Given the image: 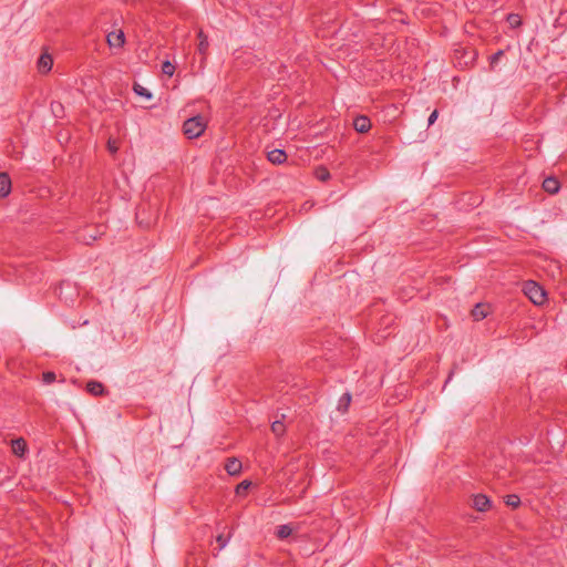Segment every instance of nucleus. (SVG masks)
<instances>
[{"instance_id":"nucleus-1","label":"nucleus","mask_w":567,"mask_h":567,"mask_svg":"<svg viewBox=\"0 0 567 567\" xmlns=\"http://www.w3.org/2000/svg\"><path fill=\"white\" fill-rule=\"evenodd\" d=\"M206 128V123L200 115L186 120L183 124V132L188 138L199 137Z\"/></svg>"},{"instance_id":"nucleus-2","label":"nucleus","mask_w":567,"mask_h":567,"mask_svg":"<svg viewBox=\"0 0 567 567\" xmlns=\"http://www.w3.org/2000/svg\"><path fill=\"white\" fill-rule=\"evenodd\" d=\"M524 293L535 305H543L546 301V291L537 282L529 280L524 284Z\"/></svg>"},{"instance_id":"nucleus-3","label":"nucleus","mask_w":567,"mask_h":567,"mask_svg":"<svg viewBox=\"0 0 567 567\" xmlns=\"http://www.w3.org/2000/svg\"><path fill=\"white\" fill-rule=\"evenodd\" d=\"M472 505L478 512H486L491 507V501L484 494H476L473 496Z\"/></svg>"},{"instance_id":"nucleus-4","label":"nucleus","mask_w":567,"mask_h":567,"mask_svg":"<svg viewBox=\"0 0 567 567\" xmlns=\"http://www.w3.org/2000/svg\"><path fill=\"white\" fill-rule=\"evenodd\" d=\"M353 127L359 133H367L371 128V121L365 115H358L353 120Z\"/></svg>"},{"instance_id":"nucleus-5","label":"nucleus","mask_w":567,"mask_h":567,"mask_svg":"<svg viewBox=\"0 0 567 567\" xmlns=\"http://www.w3.org/2000/svg\"><path fill=\"white\" fill-rule=\"evenodd\" d=\"M267 159L275 165H280L287 161V154L284 150L276 148L267 153Z\"/></svg>"},{"instance_id":"nucleus-6","label":"nucleus","mask_w":567,"mask_h":567,"mask_svg":"<svg viewBox=\"0 0 567 567\" xmlns=\"http://www.w3.org/2000/svg\"><path fill=\"white\" fill-rule=\"evenodd\" d=\"M12 453L19 457H23L28 447L27 442L22 437H18L11 441Z\"/></svg>"},{"instance_id":"nucleus-7","label":"nucleus","mask_w":567,"mask_h":567,"mask_svg":"<svg viewBox=\"0 0 567 567\" xmlns=\"http://www.w3.org/2000/svg\"><path fill=\"white\" fill-rule=\"evenodd\" d=\"M11 192V179L8 173H0V196L7 197Z\"/></svg>"},{"instance_id":"nucleus-8","label":"nucleus","mask_w":567,"mask_h":567,"mask_svg":"<svg viewBox=\"0 0 567 567\" xmlns=\"http://www.w3.org/2000/svg\"><path fill=\"white\" fill-rule=\"evenodd\" d=\"M86 391L94 396H101L104 395L105 388L101 382L91 380L86 383Z\"/></svg>"},{"instance_id":"nucleus-9","label":"nucleus","mask_w":567,"mask_h":567,"mask_svg":"<svg viewBox=\"0 0 567 567\" xmlns=\"http://www.w3.org/2000/svg\"><path fill=\"white\" fill-rule=\"evenodd\" d=\"M543 188L548 194H556L560 188V183L556 177H547L543 182Z\"/></svg>"},{"instance_id":"nucleus-10","label":"nucleus","mask_w":567,"mask_h":567,"mask_svg":"<svg viewBox=\"0 0 567 567\" xmlns=\"http://www.w3.org/2000/svg\"><path fill=\"white\" fill-rule=\"evenodd\" d=\"M107 43L113 48H121L125 42V37L123 31H118V33L111 32L107 34Z\"/></svg>"},{"instance_id":"nucleus-11","label":"nucleus","mask_w":567,"mask_h":567,"mask_svg":"<svg viewBox=\"0 0 567 567\" xmlns=\"http://www.w3.org/2000/svg\"><path fill=\"white\" fill-rule=\"evenodd\" d=\"M197 35H198V39H199V43L197 45V50L203 55L202 61H200V64H203L205 59H206V54H207V51H208L209 43H208L207 37L204 34V32L202 30L198 32Z\"/></svg>"},{"instance_id":"nucleus-12","label":"nucleus","mask_w":567,"mask_h":567,"mask_svg":"<svg viewBox=\"0 0 567 567\" xmlns=\"http://www.w3.org/2000/svg\"><path fill=\"white\" fill-rule=\"evenodd\" d=\"M53 60L50 54H42L38 60V69L42 73H47L52 69Z\"/></svg>"},{"instance_id":"nucleus-13","label":"nucleus","mask_w":567,"mask_h":567,"mask_svg":"<svg viewBox=\"0 0 567 567\" xmlns=\"http://www.w3.org/2000/svg\"><path fill=\"white\" fill-rule=\"evenodd\" d=\"M225 470L229 475H237L241 471V462L235 457L228 458L225 464Z\"/></svg>"},{"instance_id":"nucleus-14","label":"nucleus","mask_w":567,"mask_h":567,"mask_svg":"<svg viewBox=\"0 0 567 567\" xmlns=\"http://www.w3.org/2000/svg\"><path fill=\"white\" fill-rule=\"evenodd\" d=\"M473 318L478 321L487 317V311L484 305L477 303L472 310Z\"/></svg>"},{"instance_id":"nucleus-15","label":"nucleus","mask_w":567,"mask_h":567,"mask_svg":"<svg viewBox=\"0 0 567 567\" xmlns=\"http://www.w3.org/2000/svg\"><path fill=\"white\" fill-rule=\"evenodd\" d=\"M350 402H351V394L349 392L344 393L340 399H339V402H338V410L341 412V413H346L348 411V408L350 405Z\"/></svg>"},{"instance_id":"nucleus-16","label":"nucleus","mask_w":567,"mask_h":567,"mask_svg":"<svg viewBox=\"0 0 567 567\" xmlns=\"http://www.w3.org/2000/svg\"><path fill=\"white\" fill-rule=\"evenodd\" d=\"M292 533V528L289 525H280L277 528L276 535L279 539L289 537Z\"/></svg>"},{"instance_id":"nucleus-17","label":"nucleus","mask_w":567,"mask_h":567,"mask_svg":"<svg viewBox=\"0 0 567 567\" xmlns=\"http://www.w3.org/2000/svg\"><path fill=\"white\" fill-rule=\"evenodd\" d=\"M315 175L321 182H327L330 178V172L324 166L317 167Z\"/></svg>"},{"instance_id":"nucleus-18","label":"nucleus","mask_w":567,"mask_h":567,"mask_svg":"<svg viewBox=\"0 0 567 567\" xmlns=\"http://www.w3.org/2000/svg\"><path fill=\"white\" fill-rule=\"evenodd\" d=\"M133 90L140 96H143L147 100L152 99V93L141 84L135 83Z\"/></svg>"},{"instance_id":"nucleus-19","label":"nucleus","mask_w":567,"mask_h":567,"mask_svg":"<svg viewBox=\"0 0 567 567\" xmlns=\"http://www.w3.org/2000/svg\"><path fill=\"white\" fill-rule=\"evenodd\" d=\"M506 505L516 508L520 505V498L516 494H509L505 497Z\"/></svg>"},{"instance_id":"nucleus-20","label":"nucleus","mask_w":567,"mask_h":567,"mask_svg":"<svg viewBox=\"0 0 567 567\" xmlns=\"http://www.w3.org/2000/svg\"><path fill=\"white\" fill-rule=\"evenodd\" d=\"M507 22L509 23L511 28L515 29L522 24V19L517 13H509L507 16Z\"/></svg>"},{"instance_id":"nucleus-21","label":"nucleus","mask_w":567,"mask_h":567,"mask_svg":"<svg viewBox=\"0 0 567 567\" xmlns=\"http://www.w3.org/2000/svg\"><path fill=\"white\" fill-rule=\"evenodd\" d=\"M162 72L167 76H172L175 72V65L169 61H164L162 64Z\"/></svg>"},{"instance_id":"nucleus-22","label":"nucleus","mask_w":567,"mask_h":567,"mask_svg":"<svg viewBox=\"0 0 567 567\" xmlns=\"http://www.w3.org/2000/svg\"><path fill=\"white\" fill-rule=\"evenodd\" d=\"M271 431L276 434V435H282L284 432H285V425L281 421H275L272 424H271Z\"/></svg>"},{"instance_id":"nucleus-23","label":"nucleus","mask_w":567,"mask_h":567,"mask_svg":"<svg viewBox=\"0 0 567 567\" xmlns=\"http://www.w3.org/2000/svg\"><path fill=\"white\" fill-rule=\"evenodd\" d=\"M230 537H231V535H230V534H229L228 536H224L223 534H219V535L216 537V540H217V543H218V545H219L218 550H221V549H224V548L227 546V544H228V542H229Z\"/></svg>"},{"instance_id":"nucleus-24","label":"nucleus","mask_w":567,"mask_h":567,"mask_svg":"<svg viewBox=\"0 0 567 567\" xmlns=\"http://www.w3.org/2000/svg\"><path fill=\"white\" fill-rule=\"evenodd\" d=\"M56 379V375L54 372L52 371H47L42 374V381L45 383V384H51L55 381Z\"/></svg>"},{"instance_id":"nucleus-25","label":"nucleus","mask_w":567,"mask_h":567,"mask_svg":"<svg viewBox=\"0 0 567 567\" xmlns=\"http://www.w3.org/2000/svg\"><path fill=\"white\" fill-rule=\"evenodd\" d=\"M251 483L247 480L243 481L241 483H239L236 487V493L238 495L240 494H244L249 487H250Z\"/></svg>"},{"instance_id":"nucleus-26","label":"nucleus","mask_w":567,"mask_h":567,"mask_svg":"<svg viewBox=\"0 0 567 567\" xmlns=\"http://www.w3.org/2000/svg\"><path fill=\"white\" fill-rule=\"evenodd\" d=\"M504 54V51L503 50H498L497 52H495L492 56H491V63L494 64L496 63L501 56Z\"/></svg>"},{"instance_id":"nucleus-27","label":"nucleus","mask_w":567,"mask_h":567,"mask_svg":"<svg viewBox=\"0 0 567 567\" xmlns=\"http://www.w3.org/2000/svg\"><path fill=\"white\" fill-rule=\"evenodd\" d=\"M437 116H439V112H437V110H434V111L430 114V116H429L427 124H429V125L434 124V122L436 121Z\"/></svg>"},{"instance_id":"nucleus-28","label":"nucleus","mask_w":567,"mask_h":567,"mask_svg":"<svg viewBox=\"0 0 567 567\" xmlns=\"http://www.w3.org/2000/svg\"><path fill=\"white\" fill-rule=\"evenodd\" d=\"M52 112L56 115V112L62 110V105L58 102L51 103Z\"/></svg>"},{"instance_id":"nucleus-29","label":"nucleus","mask_w":567,"mask_h":567,"mask_svg":"<svg viewBox=\"0 0 567 567\" xmlns=\"http://www.w3.org/2000/svg\"><path fill=\"white\" fill-rule=\"evenodd\" d=\"M107 148H109L110 153H112V154L117 152V146L115 145L114 142L109 141Z\"/></svg>"}]
</instances>
